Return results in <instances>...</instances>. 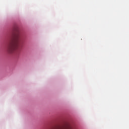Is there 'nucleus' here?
<instances>
[{
    "mask_svg": "<svg viewBox=\"0 0 129 129\" xmlns=\"http://www.w3.org/2000/svg\"><path fill=\"white\" fill-rule=\"evenodd\" d=\"M23 38L21 35L15 36L9 43L7 47V51L10 54L17 52L19 49L23 47Z\"/></svg>",
    "mask_w": 129,
    "mask_h": 129,
    "instance_id": "nucleus-1",
    "label": "nucleus"
}]
</instances>
